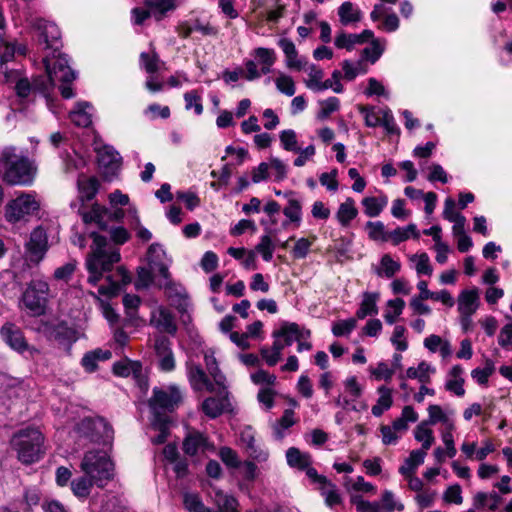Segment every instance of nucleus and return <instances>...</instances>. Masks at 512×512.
<instances>
[{"label": "nucleus", "mask_w": 512, "mask_h": 512, "mask_svg": "<svg viewBox=\"0 0 512 512\" xmlns=\"http://www.w3.org/2000/svg\"><path fill=\"white\" fill-rule=\"evenodd\" d=\"M187 376L193 390L215 392L217 385L211 381L200 365L195 363L187 364Z\"/></svg>", "instance_id": "nucleus-15"}, {"label": "nucleus", "mask_w": 512, "mask_h": 512, "mask_svg": "<svg viewBox=\"0 0 512 512\" xmlns=\"http://www.w3.org/2000/svg\"><path fill=\"white\" fill-rule=\"evenodd\" d=\"M120 156L112 147L105 146L98 151V163L106 176H113L120 168Z\"/></svg>", "instance_id": "nucleus-20"}, {"label": "nucleus", "mask_w": 512, "mask_h": 512, "mask_svg": "<svg viewBox=\"0 0 512 512\" xmlns=\"http://www.w3.org/2000/svg\"><path fill=\"white\" fill-rule=\"evenodd\" d=\"M434 372L435 368H433L427 362L422 361L419 363L417 368H408L405 377L410 379H418L422 384H427L430 382V374Z\"/></svg>", "instance_id": "nucleus-43"}, {"label": "nucleus", "mask_w": 512, "mask_h": 512, "mask_svg": "<svg viewBox=\"0 0 512 512\" xmlns=\"http://www.w3.org/2000/svg\"><path fill=\"white\" fill-rule=\"evenodd\" d=\"M217 397H208L202 402V411L210 418L220 416L229 407L228 391L221 394V388L216 387Z\"/></svg>", "instance_id": "nucleus-18"}, {"label": "nucleus", "mask_w": 512, "mask_h": 512, "mask_svg": "<svg viewBox=\"0 0 512 512\" xmlns=\"http://www.w3.org/2000/svg\"><path fill=\"white\" fill-rule=\"evenodd\" d=\"M36 329L49 340L57 341L60 344H69L77 339L75 330L64 321H41Z\"/></svg>", "instance_id": "nucleus-11"}, {"label": "nucleus", "mask_w": 512, "mask_h": 512, "mask_svg": "<svg viewBox=\"0 0 512 512\" xmlns=\"http://www.w3.org/2000/svg\"><path fill=\"white\" fill-rule=\"evenodd\" d=\"M165 251L159 244H151L148 249L150 268L139 267L136 288H147L156 285L159 288H173L177 283L172 278L166 264L161 262Z\"/></svg>", "instance_id": "nucleus-4"}, {"label": "nucleus", "mask_w": 512, "mask_h": 512, "mask_svg": "<svg viewBox=\"0 0 512 512\" xmlns=\"http://www.w3.org/2000/svg\"><path fill=\"white\" fill-rule=\"evenodd\" d=\"M275 84L281 93L287 96H293L295 94V83L292 77L280 74L279 77L275 79Z\"/></svg>", "instance_id": "nucleus-64"}, {"label": "nucleus", "mask_w": 512, "mask_h": 512, "mask_svg": "<svg viewBox=\"0 0 512 512\" xmlns=\"http://www.w3.org/2000/svg\"><path fill=\"white\" fill-rule=\"evenodd\" d=\"M37 168L24 155H18L14 146L0 147V177L10 185L29 186L33 183Z\"/></svg>", "instance_id": "nucleus-3"}, {"label": "nucleus", "mask_w": 512, "mask_h": 512, "mask_svg": "<svg viewBox=\"0 0 512 512\" xmlns=\"http://www.w3.org/2000/svg\"><path fill=\"white\" fill-rule=\"evenodd\" d=\"M211 448L212 446L209 444L207 439L199 432L189 433L183 442L184 452L191 456Z\"/></svg>", "instance_id": "nucleus-23"}, {"label": "nucleus", "mask_w": 512, "mask_h": 512, "mask_svg": "<svg viewBox=\"0 0 512 512\" xmlns=\"http://www.w3.org/2000/svg\"><path fill=\"white\" fill-rule=\"evenodd\" d=\"M339 21L342 25L356 24L362 19L361 10L352 2H343L338 8Z\"/></svg>", "instance_id": "nucleus-25"}, {"label": "nucleus", "mask_w": 512, "mask_h": 512, "mask_svg": "<svg viewBox=\"0 0 512 512\" xmlns=\"http://www.w3.org/2000/svg\"><path fill=\"white\" fill-rule=\"evenodd\" d=\"M366 230L368 232L369 237L374 241H388V232L385 231V226L382 222H367Z\"/></svg>", "instance_id": "nucleus-55"}, {"label": "nucleus", "mask_w": 512, "mask_h": 512, "mask_svg": "<svg viewBox=\"0 0 512 512\" xmlns=\"http://www.w3.org/2000/svg\"><path fill=\"white\" fill-rule=\"evenodd\" d=\"M343 74L342 77L347 81L354 80L358 75L365 74L367 72V65L364 60H358L356 62H351L349 60H344L341 63Z\"/></svg>", "instance_id": "nucleus-40"}, {"label": "nucleus", "mask_w": 512, "mask_h": 512, "mask_svg": "<svg viewBox=\"0 0 512 512\" xmlns=\"http://www.w3.org/2000/svg\"><path fill=\"white\" fill-rule=\"evenodd\" d=\"M107 214V209L98 204H94L90 211L82 213V219L85 223H95L100 228H104V217Z\"/></svg>", "instance_id": "nucleus-47"}, {"label": "nucleus", "mask_w": 512, "mask_h": 512, "mask_svg": "<svg viewBox=\"0 0 512 512\" xmlns=\"http://www.w3.org/2000/svg\"><path fill=\"white\" fill-rule=\"evenodd\" d=\"M287 463L291 467L304 470L311 464V457L307 453H302L299 449L291 447L286 452Z\"/></svg>", "instance_id": "nucleus-42"}, {"label": "nucleus", "mask_w": 512, "mask_h": 512, "mask_svg": "<svg viewBox=\"0 0 512 512\" xmlns=\"http://www.w3.org/2000/svg\"><path fill=\"white\" fill-rule=\"evenodd\" d=\"M358 210L352 198H347L341 203L336 213V218L342 226H348L349 223L357 216Z\"/></svg>", "instance_id": "nucleus-36"}, {"label": "nucleus", "mask_w": 512, "mask_h": 512, "mask_svg": "<svg viewBox=\"0 0 512 512\" xmlns=\"http://www.w3.org/2000/svg\"><path fill=\"white\" fill-rule=\"evenodd\" d=\"M1 335L4 341L14 350L22 353L28 350L29 346L19 327L7 322L1 328Z\"/></svg>", "instance_id": "nucleus-19"}, {"label": "nucleus", "mask_w": 512, "mask_h": 512, "mask_svg": "<svg viewBox=\"0 0 512 512\" xmlns=\"http://www.w3.org/2000/svg\"><path fill=\"white\" fill-rule=\"evenodd\" d=\"M184 505L189 512H220L206 507L196 494H185Z\"/></svg>", "instance_id": "nucleus-56"}, {"label": "nucleus", "mask_w": 512, "mask_h": 512, "mask_svg": "<svg viewBox=\"0 0 512 512\" xmlns=\"http://www.w3.org/2000/svg\"><path fill=\"white\" fill-rule=\"evenodd\" d=\"M428 419L425 420L429 425H435L437 423H445L449 418L454 415L453 411L445 412L441 406L433 404L427 408Z\"/></svg>", "instance_id": "nucleus-48"}, {"label": "nucleus", "mask_w": 512, "mask_h": 512, "mask_svg": "<svg viewBox=\"0 0 512 512\" xmlns=\"http://www.w3.org/2000/svg\"><path fill=\"white\" fill-rule=\"evenodd\" d=\"M181 0H144L147 8L151 9L152 17L156 21H161L168 17L180 6Z\"/></svg>", "instance_id": "nucleus-21"}, {"label": "nucleus", "mask_w": 512, "mask_h": 512, "mask_svg": "<svg viewBox=\"0 0 512 512\" xmlns=\"http://www.w3.org/2000/svg\"><path fill=\"white\" fill-rule=\"evenodd\" d=\"M380 394L377 403L372 407L371 412L374 416H381L386 410L390 409L393 404L391 390L385 386L378 388Z\"/></svg>", "instance_id": "nucleus-41"}, {"label": "nucleus", "mask_w": 512, "mask_h": 512, "mask_svg": "<svg viewBox=\"0 0 512 512\" xmlns=\"http://www.w3.org/2000/svg\"><path fill=\"white\" fill-rule=\"evenodd\" d=\"M387 203L388 198L386 196L366 197L362 200L365 214L369 217H377L386 207Z\"/></svg>", "instance_id": "nucleus-37"}, {"label": "nucleus", "mask_w": 512, "mask_h": 512, "mask_svg": "<svg viewBox=\"0 0 512 512\" xmlns=\"http://www.w3.org/2000/svg\"><path fill=\"white\" fill-rule=\"evenodd\" d=\"M44 437L35 428H26L18 431L11 439L12 449L16 452L17 459L29 465L39 461L44 454Z\"/></svg>", "instance_id": "nucleus-5"}, {"label": "nucleus", "mask_w": 512, "mask_h": 512, "mask_svg": "<svg viewBox=\"0 0 512 512\" xmlns=\"http://www.w3.org/2000/svg\"><path fill=\"white\" fill-rule=\"evenodd\" d=\"M426 452L423 450H413L404 464L399 468L401 475L415 474L418 466L424 463Z\"/></svg>", "instance_id": "nucleus-34"}, {"label": "nucleus", "mask_w": 512, "mask_h": 512, "mask_svg": "<svg viewBox=\"0 0 512 512\" xmlns=\"http://www.w3.org/2000/svg\"><path fill=\"white\" fill-rule=\"evenodd\" d=\"M80 469L100 488H103L115 475L114 463L103 450L87 451L81 460Z\"/></svg>", "instance_id": "nucleus-6"}, {"label": "nucleus", "mask_w": 512, "mask_h": 512, "mask_svg": "<svg viewBox=\"0 0 512 512\" xmlns=\"http://www.w3.org/2000/svg\"><path fill=\"white\" fill-rule=\"evenodd\" d=\"M91 236L93 244L91 253L86 259L87 283L99 288H121L129 285L132 278L123 267L104 276V273L111 270L113 264L120 261V252L118 248L110 246L105 237L96 233H92Z\"/></svg>", "instance_id": "nucleus-1"}, {"label": "nucleus", "mask_w": 512, "mask_h": 512, "mask_svg": "<svg viewBox=\"0 0 512 512\" xmlns=\"http://www.w3.org/2000/svg\"><path fill=\"white\" fill-rule=\"evenodd\" d=\"M204 362L209 376L212 378L217 387L221 388V394L225 392L226 378L218 367L216 358L213 352L206 351L204 353Z\"/></svg>", "instance_id": "nucleus-27"}, {"label": "nucleus", "mask_w": 512, "mask_h": 512, "mask_svg": "<svg viewBox=\"0 0 512 512\" xmlns=\"http://www.w3.org/2000/svg\"><path fill=\"white\" fill-rule=\"evenodd\" d=\"M318 489L321 495L324 497L325 504L333 508L336 505H340L342 503V497L338 491V488L331 481H327L322 486H318Z\"/></svg>", "instance_id": "nucleus-39"}, {"label": "nucleus", "mask_w": 512, "mask_h": 512, "mask_svg": "<svg viewBox=\"0 0 512 512\" xmlns=\"http://www.w3.org/2000/svg\"><path fill=\"white\" fill-rule=\"evenodd\" d=\"M240 441L249 457L257 461H266L268 452L257 446L254 432L251 428H245L240 434Z\"/></svg>", "instance_id": "nucleus-22"}, {"label": "nucleus", "mask_w": 512, "mask_h": 512, "mask_svg": "<svg viewBox=\"0 0 512 512\" xmlns=\"http://www.w3.org/2000/svg\"><path fill=\"white\" fill-rule=\"evenodd\" d=\"M294 412L291 409H286L282 417L274 425V434L276 438L282 439L284 437V431L294 425Z\"/></svg>", "instance_id": "nucleus-51"}, {"label": "nucleus", "mask_w": 512, "mask_h": 512, "mask_svg": "<svg viewBox=\"0 0 512 512\" xmlns=\"http://www.w3.org/2000/svg\"><path fill=\"white\" fill-rule=\"evenodd\" d=\"M380 505L385 512L401 511L404 509V505L396 500L394 493L390 490L383 491Z\"/></svg>", "instance_id": "nucleus-58"}, {"label": "nucleus", "mask_w": 512, "mask_h": 512, "mask_svg": "<svg viewBox=\"0 0 512 512\" xmlns=\"http://www.w3.org/2000/svg\"><path fill=\"white\" fill-rule=\"evenodd\" d=\"M152 430L158 432L156 436L151 437L153 444H162L166 441L169 430V417L168 416H157L151 421Z\"/></svg>", "instance_id": "nucleus-35"}, {"label": "nucleus", "mask_w": 512, "mask_h": 512, "mask_svg": "<svg viewBox=\"0 0 512 512\" xmlns=\"http://www.w3.org/2000/svg\"><path fill=\"white\" fill-rule=\"evenodd\" d=\"M47 249V236L41 227L35 228L26 244V254L31 262L38 263L44 256Z\"/></svg>", "instance_id": "nucleus-14"}, {"label": "nucleus", "mask_w": 512, "mask_h": 512, "mask_svg": "<svg viewBox=\"0 0 512 512\" xmlns=\"http://www.w3.org/2000/svg\"><path fill=\"white\" fill-rule=\"evenodd\" d=\"M77 186L81 201H90L98 192L99 181L95 177L80 174L77 180Z\"/></svg>", "instance_id": "nucleus-24"}, {"label": "nucleus", "mask_w": 512, "mask_h": 512, "mask_svg": "<svg viewBox=\"0 0 512 512\" xmlns=\"http://www.w3.org/2000/svg\"><path fill=\"white\" fill-rule=\"evenodd\" d=\"M275 246L269 235H263L260 242L255 247V250L261 254L264 261L269 262L274 253Z\"/></svg>", "instance_id": "nucleus-59"}, {"label": "nucleus", "mask_w": 512, "mask_h": 512, "mask_svg": "<svg viewBox=\"0 0 512 512\" xmlns=\"http://www.w3.org/2000/svg\"><path fill=\"white\" fill-rule=\"evenodd\" d=\"M92 107L87 102L77 103L75 109L70 112L71 121L79 127H88L92 123Z\"/></svg>", "instance_id": "nucleus-31"}, {"label": "nucleus", "mask_w": 512, "mask_h": 512, "mask_svg": "<svg viewBox=\"0 0 512 512\" xmlns=\"http://www.w3.org/2000/svg\"><path fill=\"white\" fill-rule=\"evenodd\" d=\"M279 139L281 146L284 150L289 152H298L300 147L298 146L296 132L292 129H286L280 132Z\"/></svg>", "instance_id": "nucleus-52"}, {"label": "nucleus", "mask_w": 512, "mask_h": 512, "mask_svg": "<svg viewBox=\"0 0 512 512\" xmlns=\"http://www.w3.org/2000/svg\"><path fill=\"white\" fill-rule=\"evenodd\" d=\"M160 59L156 52H142L140 54V64L149 74H154L159 70Z\"/></svg>", "instance_id": "nucleus-54"}, {"label": "nucleus", "mask_w": 512, "mask_h": 512, "mask_svg": "<svg viewBox=\"0 0 512 512\" xmlns=\"http://www.w3.org/2000/svg\"><path fill=\"white\" fill-rule=\"evenodd\" d=\"M310 335V330L293 322L283 323L279 330L273 333V337L283 339L286 346H291L298 340H308Z\"/></svg>", "instance_id": "nucleus-16"}, {"label": "nucleus", "mask_w": 512, "mask_h": 512, "mask_svg": "<svg viewBox=\"0 0 512 512\" xmlns=\"http://www.w3.org/2000/svg\"><path fill=\"white\" fill-rule=\"evenodd\" d=\"M141 370L139 362H133L130 360H122L113 365V372L117 376L128 377L131 374H137Z\"/></svg>", "instance_id": "nucleus-49"}, {"label": "nucleus", "mask_w": 512, "mask_h": 512, "mask_svg": "<svg viewBox=\"0 0 512 512\" xmlns=\"http://www.w3.org/2000/svg\"><path fill=\"white\" fill-rule=\"evenodd\" d=\"M285 197L288 200V204L283 209V213L290 222H295L299 225L302 217V204L297 198H295V193L293 191L285 192Z\"/></svg>", "instance_id": "nucleus-33"}, {"label": "nucleus", "mask_w": 512, "mask_h": 512, "mask_svg": "<svg viewBox=\"0 0 512 512\" xmlns=\"http://www.w3.org/2000/svg\"><path fill=\"white\" fill-rule=\"evenodd\" d=\"M181 401L182 393L176 386L155 387L152 391V397L149 399V407L153 418L167 416L166 413L174 411Z\"/></svg>", "instance_id": "nucleus-8"}, {"label": "nucleus", "mask_w": 512, "mask_h": 512, "mask_svg": "<svg viewBox=\"0 0 512 512\" xmlns=\"http://www.w3.org/2000/svg\"><path fill=\"white\" fill-rule=\"evenodd\" d=\"M48 302V290H25L21 299L22 307L32 316L45 313Z\"/></svg>", "instance_id": "nucleus-13"}, {"label": "nucleus", "mask_w": 512, "mask_h": 512, "mask_svg": "<svg viewBox=\"0 0 512 512\" xmlns=\"http://www.w3.org/2000/svg\"><path fill=\"white\" fill-rule=\"evenodd\" d=\"M344 397H348L350 402H354L362 395V388L355 376H349L343 381Z\"/></svg>", "instance_id": "nucleus-53"}, {"label": "nucleus", "mask_w": 512, "mask_h": 512, "mask_svg": "<svg viewBox=\"0 0 512 512\" xmlns=\"http://www.w3.org/2000/svg\"><path fill=\"white\" fill-rule=\"evenodd\" d=\"M418 420V414L412 406H405L402 409L401 416L392 422V428L394 431L402 437L409 428V423H415Z\"/></svg>", "instance_id": "nucleus-30"}, {"label": "nucleus", "mask_w": 512, "mask_h": 512, "mask_svg": "<svg viewBox=\"0 0 512 512\" xmlns=\"http://www.w3.org/2000/svg\"><path fill=\"white\" fill-rule=\"evenodd\" d=\"M305 70L308 72L309 78L305 80L306 86L315 91H323L326 89H332L336 93H341L343 91V85L340 83V79L342 78V72L339 70L333 71V79L335 80V85H332L329 81H322L324 77V72L322 69L315 65H310Z\"/></svg>", "instance_id": "nucleus-12"}, {"label": "nucleus", "mask_w": 512, "mask_h": 512, "mask_svg": "<svg viewBox=\"0 0 512 512\" xmlns=\"http://www.w3.org/2000/svg\"><path fill=\"white\" fill-rule=\"evenodd\" d=\"M93 485H95V481L83 474V476L72 480L71 490L76 497L85 499L89 496Z\"/></svg>", "instance_id": "nucleus-38"}, {"label": "nucleus", "mask_w": 512, "mask_h": 512, "mask_svg": "<svg viewBox=\"0 0 512 512\" xmlns=\"http://www.w3.org/2000/svg\"><path fill=\"white\" fill-rule=\"evenodd\" d=\"M356 324L354 318L337 321L332 326V333L336 337L348 336L355 329Z\"/></svg>", "instance_id": "nucleus-61"}, {"label": "nucleus", "mask_w": 512, "mask_h": 512, "mask_svg": "<svg viewBox=\"0 0 512 512\" xmlns=\"http://www.w3.org/2000/svg\"><path fill=\"white\" fill-rule=\"evenodd\" d=\"M150 325L158 329L160 332L170 335H174L177 332V325L174 316L163 306H158L151 312Z\"/></svg>", "instance_id": "nucleus-17"}, {"label": "nucleus", "mask_w": 512, "mask_h": 512, "mask_svg": "<svg viewBox=\"0 0 512 512\" xmlns=\"http://www.w3.org/2000/svg\"><path fill=\"white\" fill-rule=\"evenodd\" d=\"M479 306V295L476 290H463L458 298L460 314H474Z\"/></svg>", "instance_id": "nucleus-29"}, {"label": "nucleus", "mask_w": 512, "mask_h": 512, "mask_svg": "<svg viewBox=\"0 0 512 512\" xmlns=\"http://www.w3.org/2000/svg\"><path fill=\"white\" fill-rule=\"evenodd\" d=\"M428 426V423L422 421L414 430V437L418 442L422 443L421 450L425 452L430 449L435 440L433 431Z\"/></svg>", "instance_id": "nucleus-44"}, {"label": "nucleus", "mask_w": 512, "mask_h": 512, "mask_svg": "<svg viewBox=\"0 0 512 512\" xmlns=\"http://www.w3.org/2000/svg\"><path fill=\"white\" fill-rule=\"evenodd\" d=\"M501 501V496L496 492H477L473 497V506L476 509L488 508L491 511H496Z\"/></svg>", "instance_id": "nucleus-32"}, {"label": "nucleus", "mask_w": 512, "mask_h": 512, "mask_svg": "<svg viewBox=\"0 0 512 512\" xmlns=\"http://www.w3.org/2000/svg\"><path fill=\"white\" fill-rule=\"evenodd\" d=\"M400 268L398 262L394 261L389 255H384L381 259L380 266L377 269L379 275L388 278L392 277Z\"/></svg>", "instance_id": "nucleus-63"}, {"label": "nucleus", "mask_w": 512, "mask_h": 512, "mask_svg": "<svg viewBox=\"0 0 512 512\" xmlns=\"http://www.w3.org/2000/svg\"><path fill=\"white\" fill-rule=\"evenodd\" d=\"M463 372L464 370L460 365H454L448 373V379L445 384L447 391H450L459 397H462L465 394V389L463 388Z\"/></svg>", "instance_id": "nucleus-26"}, {"label": "nucleus", "mask_w": 512, "mask_h": 512, "mask_svg": "<svg viewBox=\"0 0 512 512\" xmlns=\"http://www.w3.org/2000/svg\"><path fill=\"white\" fill-rule=\"evenodd\" d=\"M32 26L38 33V41L40 44L44 45V49L49 51L45 56H48L52 60H56L59 57L67 59L65 55L59 52L61 47V33L57 25L43 19H37L32 23Z\"/></svg>", "instance_id": "nucleus-9"}, {"label": "nucleus", "mask_w": 512, "mask_h": 512, "mask_svg": "<svg viewBox=\"0 0 512 512\" xmlns=\"http://www.w3.org/2000/svg\"><path fill=\"white\" fill-rule=\"evenodd\" d=\"M43 62L47 76L35 78L33 84H30L27 78L19 79L15 85L16 94L21 98H26L31 91H38L47 98L52 88L59 84L62 97L72 98L74 93L70 84L75 79V73L69 67L68 60L64 57L52 60L48 56H44Z\"/></svg>", "instance_id": "nucleus-2"}, {"label": "nucleus", "mask_w": 512, "mask_h": 512, "mask_svg": "<svg viewBox=\"0 0 512 512\" xmlns=\"http://www.w3.org/2000/svg\"><path fill=\"white\" fill-rule=\"evenodd\" d=\"M377 297L376 293H364L360 308L356 312L357 318L364 319L377 313Z\"/></svg>", "instance_id": "nucleus-46"}, {"label": "nucleus", "mask_w": 512, "mask_h": 512, "mask_svg": "<svg viewBox=\"0 0 512 512\" xmlns=\"http://www.w3.org/2000/svg\"><path fill=\"white\" fill-rule=\"evenodd\" d=\"M495 370L493 361L487 359L484 368H475L471 372V376L477 383L484 385L488 382V378Z\"/></svg>", "instance_id": "nucleus-57"}, {"label": "nucleus", "mask_w": 512, "mask_h": 512, "mask_svg": "<svg viewBox=\"0 0 512 512\" xmlns=\"http://www.w3.org/2000/svg\"><path fill=\"white\" fill-rule=\"evenodd\" d=\"M40 202L34 193L21 192L4 207V218L10 224L25 223L36 215Z\"/></svg>", "instance_id": "nucleus-7"}, {"label": "nucleus", "mask_w": 512, "mask_h": 512, "mask_svg": "<svg viewBox=\"0 0 512 512\" xmlns=\"http://www.w3.org/2000/svg\"><path fill=\"white\" fill-rule=\"evenodd\" d=\"M112 356L109 350L95 349L84 354L81 365L86 372L92 373L98 368L99 361H106Z\"/></svg>", "instance_id": "nucleus-28"}, {"label": "nucleus", "mask_w": 512, "mask_h": 512, "mask_svg": "<svg viewBox=\"0 0 512 512\" xmlns=\"http://www.w3.org/2000/svg\"><path fill=\"white\" fill-rule=\"evenodd\" d=\"M214 503L220 512H238V501L231 495L225 494L221 490H216Z\"/></svg>", "instance_id": "nucleus-45"}, {"label": "nucleus", "mask_w": 512, "mask_h": 512, "mask_svg": "<svg viewBox=\"0 0 512 512\" xmlns=\"http://www.w3.org/2000/svg\"><path fill=\"white\" fill-rule=\"evenodd\" d=\"M404 304V301L399 298L388 302V307L384 314L385 321L388 324H393L396 321V318L402 313Z\"/></svg>", "instance_id": "nucleus-62"}, {"label": "nucleus", "mask_w": 512, "mask_h": 512, "mask_svg": "<svg viewBox=\"0 0 512 512\" xmlns=\"http://www.w3.org/2000/svg\"><path fill=\"white\" fill-rule=\"evenodd\" d=\"M77 430L79 434L93 442L106 444L113 438L112 427L100 417L82 419L77 424Z\"/></svg>", "instance_id": "nucleus-10"}, {"label": "nucleus", "mask_w": 512, "mask_h": 512, "mask_svg": "<svg viewBox=\"0 0 512 512\" xmlns=\"http://www.w3.org/2000/svg\"><path fill=\"white\" fill-rule=\"evenodd\" d=\"M334 44L339 49L352 50L356 45H360L357 34H350L340 31L335 36Z\"/></svg>", "instance_id": "nucleus-50"}, {"label": "nucleus", "mask_w": 512, "mask_h": 512, "mask_svg": "<svg viewBox=\"0 0 512 512\" xmlns=\"http://www.w3.org/2000/svg\"><path fill=\"white\" fill-rule=\"evenodd\" d=\"M351 503L355 505L357 512H381L380 503L366 501L360 495L351 496Z\"/></svg>", "instance_id": "nucleus-60"}]
</instances>
